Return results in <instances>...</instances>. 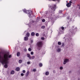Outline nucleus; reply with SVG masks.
<instances>
[{
  "instance_id": "26",
  "label": "nucleus",
  "mask_w": 80,
  "mask_h": 80,
  "mask_svg": "<svg viewBox=\"0 0 80 80\" xmlns=\"http://www.w3.org/2000/svg\"><path fill=\"white\" fill-rule=\"evenodd\" d=\"M65 46V44H64V43H62V45L61 47H64Z\"/></svg>"
},
{
  "instance_id": "25",
  "label": "nucleus",
  "mask_w": 80,
  "mask_h": 80,
  "mask_svg": "<svg viewBox=\"0 0 80 80\" xmlns=\"http://www.w3.org/2000/svg\"><path fill=\"white\" fill-rule=\"evenodd\" d=\"M41 40H45V38L44 37H42L41 38Z\"/></svg>"
},
{
  "instance_id": "5",
  "label": "nucleus",
  "mask_w": 80,
  "mask_h": 80,
  "mask_svg": "<svg viewBox=\"0 0 80 80\" xmlns=\"http://www.w3.org/2000/svg\"><path fill=\"white\" fill-rule=\"evenodd\" d=\"M69 60L68 59H65L64 60V62H63V64H65L67 63V62H68Z\"/></svg>"
},
{
  "instance_id": "20",
  "label": "nucleus",
  "mask_w": 80,
  "mask_h": 80,
  "mask_svg": "<svg viewBox=\"0 0 80 80\" xmlns=\"http://www.w3.org/2000/svg\"><path fill=\"white\" fill-rule=\"evenodd\" d=\"M61 44H62V43H61V42H58V44L59 45H61Z\"/></svg>"
},
{
  "instance_id": "7",
  "label": "nucleus",
  "mask_w": 80,
  "mask_h": 80,
  "mask_svg": "<svg viewBox=\"0 0 80 80\" xmlns=\"http://www.w3.org/2000/svg\"><path fill=\"white\" fill-rule=\"evenodd\" d=\"M23 12L24 13H27L28 12V10H26V9H25L23 10Z\"/></svg>"
},
{
  "instance_id": "9",
  "label": "nucleus",
  "mask_w": 80,
  "mask_h": 80,
  "mask_svg": "<svg viewBox=\"0 0 80 80\" xmlns=\"http://www.w3.org/2000/svg\"><path fill=\"white\" fill-rule=\"evenodd\" d=\"M28 40V38L27 36H26L25 37H24V40L25 41H27Z\"/></svg>"
},
{
  "instance_id": "10",
  "label": "nucleus",
  "mask_w": 80,
  "mask_h": 80,
  "mask_svg": "<svg viewBox=\"0 0 80 80\" xmlns=\"http://www.w3.org/2000/svg\"><path fill=\"white\" fill-rule=\"evenodd\" d=\"M20 52H18L17 53V57H20Z\"/></svg>"
},
{
  "instance_id": "21",
  "label": "nucleus",
  "mask_w": 80,
  "mask_h": 80,
  "mask_svg": "<svg viewBox=\"0 0 80 80\" xmlns=\"http://www.w3.org/2000/svg\"><path fill=\"white\" fill-rule=\"evenodd\" d=\"M36 37H38V36H39V34L38 33H36Z\"/></svg>"
},
{
  "instance_id": "35",
  "label": "nucleus",
  "mask_w": 80,
  "mask_h": 80,
  "mask_svg": "<svg viewBox=\"0 0 80 80\" xmlns=\"http://www.w3.org/2000/svg\"><path fill=\"white\" fill-rule=\"evenodd\" d=\"M31 43H33V40H31Z\"/></svg>"
},
{
  "instance_id": "43",
  "label": "nucleus",
  "mask_w": 80,
  "mask_h": 80,
  "mask_svg": "<svg viewBox=\"0 0 80 80\" xmlns=\"http://www.w3.org/2000/svg\"><path fill=\"white\" fill-rule=\"evenodd\" d=\"M29 52H31V50H29Z\"/></svg>"
},
{
  "instance_id": "12",
  "label": "nucleus",
  "mask_w": 80,
  "mask_h": 80,
  "mask_svg": "<svg viewBox=\"0 0 80 80\" xmlns=\"http://www.w3.org/2000/svg\"><path fill=\"white\" fill-rule=\"evenodd\" d=\"M11 74H13L14 73H15V71L14 70H12L11 71Z\"/></svg>"
},
{
  "instance_id": "11",
  "label": "nucleus",
  "mask_w": 80,
  "mask_h": 80,
  "mask_svg": "<svg viewBox=\"0 0 80 80\" xmlns=\"http://www.w3.org/2000/svg\"><path fill=\"white\" fill-rule=\"evenodd\" d=\"M29 73H30V72L29 71H28L26 73V76L27 77L28 76V75H29Z\"/></svg>"
},
{
  "instance_id": "17",
  "label": "nucleus",
  "mask_w": 80,
  "mask_h": 80,
  "mask_svg": "<svg viewBox=\"0 0 80 80\" xmlns=\"http://www.w3.org/2000/svg\"><path fill=\"white\" fill-rule=\"evenodd\" d=\"M39 65L40 67H42V66H43V64H42V63H40L39 64Z\"/></svg>"
},
{
  "instance_id": "33",
  "label": "nucleus",
  "mask_w": 80,
  "mask_h": 80,
  "mask_svg": "<svg viewBox=\"0 0 80 80\" xmlns=\"http://www.w3.org/2000/svg\"><path fill=\"white\" fill-rule=\"evenodd\" d=\"M36 70L35 69H33V72H36Z\"/></svg>"
},
{
  "instance_id": "23",
  "label": "nucleus",
  "mask_w": 80,
  "mask_h": 80,
  "mask_svg": "<svg viewBox=\"0 0 80 80\" xmlns=\"http://www.w3.org/2000/svg\"><path fill=\"white\" fill-rule=\"evenodd\" d=\"M42 22H45V19H42Z\"/></svg>"
},
{
  "instance_id": "31",
  "label": "nucleus",
  "mask_w": 80,
  "mask_h": 80,
  "mask_svg": "<svg viewBox=\"0 0 80 80\" xmlns=\"http://www.w3.org/2000/svg\"><path fill=\"white\" fill-rule=\"evenodd\" d=\"M31 55H33V52H31Z\"/></svg>"
},
{
  "instance_id": "19",
  "label": "nucleus",
  "mask_w": 80,
  "mask_h": 80,
  "mask_svg": "<svg viewBox=\"0 0 80 80\" xmlns=\"http://www.w3.org/2000/svg\"><path fill=\"white\" fill-rule=\"evenodd\" d=\"M41 28L42 29H44L45 28V26H42Z\"/></svg>"
},
{
  "instance_id": "15",
  "label": "nucleus",
  "mask_w": 80,
  "mask_h": 80,
  "mask_svg": "<svg viewBox=\"0 0 80 80\" xmlns=\"http://www.w3.org/2000/svg\"><path fill=\"white\" fill-rule=\"evenodd\" d=\"M7 55H8V58H11L12 57V55H10L9 56H8V55L7 54H6Z\"/></svg>"
},
{
  "instance_id": "22",
  "label": "nucleus",
  "mask_w": 80,
  "mask_h": 80,
  "mask_svg": "<svg viewBox=\"0 0 80 80\" xmlns=\"http://www.w3.org/2000/svg\"><path fill=\"white\" fill-rule=\"evenodd\" d=\"M28 15L29 16V17H30V16H31V14L30 13H29L28 14Z\"/></svg>"
},
{
  "instance_id": "28",
  "label": "nucleus",
  "mask_w": 80,
  "mask_h": 80,
  "mask_svg": "<svg viewBox=\"0 0 80 80\" xmlns=\"http://www.w3.org/2000/svg\"><path fill=\"white\" fill-rule=\"evenodd\" d=\"M21 76H23L24 75V74L23 73H21Z\"/></svg>"
},
{
  "instance_id": "36",
  "label": "nucleus",
  "mask_w": 80,
  "mask_h": 80,
  "mask_svg": "<svg viewBox=\"0 0 80 80\" xmlns=\"http://www.w3.org/2000/svg\"><path fill=\"white\" fill-rule=\"evenodd\" d=\"M57 52H60V50H57Z\"/></svg>"
},
{
  "instance_id": "6",
  "label": "nucleus",
  "mask_w": 80,
  "mask_h": 80,
  "mask_svg": "<svg viewBox=\"0 0 80 80\" xmlns=\"http://www.w3.org/2000/svg\"><path fill=\"white\" fill-rule=\"evenodd\" d=\"M72 4L70 3H68L67 4H66V6L67 7H70Z\"/></svg>"
},
{
  "instance_id": "29",
  "label": "nucleus",
  "mask_w": 80,
  "mask_h": 80,
  "mask_svg": "<svg viewBox=\"0 0 80 80\" xmlns=\"http://www.w3.org/2000/svg\"><path fill=\"white\" fill-rule=\"evenodd\" d=\"M62 11H59V13H62Z\"/></svg>"
},
{
  "instance_id": "39",
  "label": "nucleus",
  "mask_w": 80,
  "mask_h": 80,
  "mask_svg": "<svg viewBox=\"0 0 80 80\" xmlns=\"http://www.w3.org/2000/svg\"><path fill=\"white\" fill-rule=\"evenodd\" d=\"M69 3H72V1H69Z\"/></svg>"
},
{
  "instance_id": "44",
  "label": "nucleus",
  "mask_w": 80,
  "mask_h": 80,
  "mask_svg": "<svg viewBox=\"0 0 80 80\" xmlns=\"http://www.w3.org/2000/svg\"><path fill=\"white\" fill-rule=\"evenodd\" d=\"M79 9H80V7H79Z\"/></svg>"
},
{
  "instance_id": "42",
  "label": "nucleus",
  "mask_w": 80,
  "mask_h": 80,
  "mask_svg": "<svg viewBox=\"0 0 80 80\" xmlns=\"http://www.w3.org/2000/svg\"><path fill=\"white\" fill-rule=\"evenodd\" d=\"M69 73H71V71H69Z\"/></svg>"
},
{
  "instance_id": "41",
  "label": "nucleus",
  "mask_w": 80,
  "mask_h": 80,
  "mask_svg": "<svg viewBox=\"0 0 80 80\" xmlns=\"http://www.w3.org/2000/svg\"><path fill=\"white\" fill-rule=\"evenodd\" d=\"M58 50H60V49H58Z\"/></svg>"
},
{
  "instance_id": "30",
  "label": "nucleus",
  "mask_w": 80,
  "mask_h": 80,
  "mask_svg": "<svg viewBox=\"0 0 80 80\" xmlns=\"http://www.w3.org/2000/svg\"><path fill=\"white\" fill-rule=\"evenodd\" d=\"M61 29L62 30H64V28L63 27H61Z\"/></svg>"
},
{
  "instance_id": "27",
  "label": "nucleus",
  "mask_w": 80,
  "mask_h": 80,
  "mask_svg": "<svg viewBox=\"0 0 80 80\" xmlns=\"http://www.w3.org/2000/svg\"><path fill=\"white\" fill-rule=\"evenodd\" d=\"M32 59H34L35 58V56H32Z\"/></svg>"
},
{
  "instance_id": "3",
  "label": "nucleus",
  "mask_w": 80,
  "mask_h": 80,
  "mask_svg": "<svg viewBox=\"0 0 80 80\" xmlns=\"http://www.w3.org/2000/svg\"><path fill=\"white\" fill-rule=\"evenodd\" d=\"M37 45L38 47H42L43 46V42L42 41L38 42L37 43Z\"/></svg>"
},
{
  "instance_id": "18",
  "label": "nucleus",
  "mask_w": 80,
  "mask_h": 80,
  "mask_svg": "<svg viewBox=\"0 0 80 80\" xmlns=\"http://www.w3.org/2000/svg\"><path fill=\"white\" fill-rule=\"evenodd\" d=\"M19 63H22V60H19Z\"/></svg>"
},
{
  "instance_id": "8",
  "label": "nucleus",
  "mask_w": 80,
  "mask_h": 80,
  "mask_svg": "<svg viewBox=\"0 0 80 80\" xmlns=\"http://www.w3.org/2000/svg\"><path fill=\"white\" fill-rule=\"evenodd\" d=\"M20 69L19 67H18L16 68V71H17V72L20 71Z\"/></svg>"
},
{
  "instance_id": "16",
  "label": "nucleus",
  "mask_w": 80,
  "mask_h": 80,
  "mask_svg": "<svg viewBox=\"0 0 80 80\" xmlns=\"http://www.w3.org/2000/svg\"><path fill=\"white\" fill-rule=\"evenodd\" d=\"M45 74L46 75H49V72H47L45 73Z\"/></svg>"
},
{
  "instance_id": "24",
  "label": "nucleus",
  "mask_w": 80,
  "mask_h": 80,
  "mask_svg": "<svg viewBox=\"0 0 80 80\" xmlns=\"http://www.w3.org/2000/svg\"><path fill=\"white\" fill-rule=\"evenodd\" d=\"M30 62L28 61L27 62V64H28V65H29V64H30Z\"/></svg>"
},
{
  "instance_id": "1",
  "label": "nucleus",
  "mask_w": 80,
  "mask_h": 80,
  "mask_svg": "<svg viewBox=\"0 0 80 80\" xmlns=\"http://www.w3.org/2000/svg\"><path fill=\"white\" fill-rule=\"evenodd\" d=\"M2 53H3V52H0V62L2 65L5 64L4 65V67L7 68L8 67V65L7 64L8 63V55L6 54H4L3 56H2L1 55V54H2Z\"/></svg>"
},
{
  "instance_id": "38",
  "label": "nucleus",
  "mask_w": 80,
  "mask_h": 80,
  "mask_svg": "<svg viewBox=\"0 0 80 80\" xmlns=\"http://www.w3.org/2000/svg\"><path fill=\"white\" fill-rule=\"evenodd\" d=\"M49 1H51V0H52V1H55L56 0H58H58H49Z\"/></svg>"
},
{
  "instance_id": "2",
  "label": "nucleus",
  "mask_w": 80,
  "mask_h": 80,
  "mask_svg": "<svg viewBox=\"0 0 80 80\" xmlns=\"http://www.w3.org/2000/svg\"><path fill=\"white\" fill-rule=\"evenodd\" d=\"M49 8H51V15H52V14H54L55 13L54 12H55V10H56V5L54 4L52 5V6H49Z\"/></svg>"
},
{
  "instance_id": "13",
  "label": "nucleus",
  "mask_w": 80,
  "mask_h": 80,
  "mask_svg": "<svg viewBox=\"0 0 80 80\" xmlns=\"http://www.w3.org/2000/svg\"><path fill=\"white\" fill-rule=\"evenodd\" d=\"M26 35L28 37H30V33L28 32H27L26 34Z\"/></svg>"
},
{
  "instance_id": "37",
  "label": "nucleus",
  "mask_w": 80,
  "mask_h": 80,
  "mask_svg": "<svg viewBox=\"0 0 80 80\" xmlns=\"http://www.w3.org/2000/svg\"><path fill=\"white\" fill-rule=\"evenodd\" d=\"M28 50H32V49L30 48H29L28 49Z\"/></svg>"
},
{
  "instance_id": "14",
  "label": "nucleus",
  "mask_w": 80,
  "mask_h": 80,
  "mask_svg": "<svg viewBox=\"0 0 80 80\" xmlns=\"http://www.w3.org/2000/svg\"><path fill=\"white\" fill-rule=\"evenodd\" d=\"M31 35L32 36H33L34 35H35V32H32L31 33Z\"/></svg>"
},
{
  "instance_id": "4",
  "label": "nucleus",
  "mask_w": 80,
  "mask_h": 80,
  "mask_svg": "<svg viewBox=\"0 0 80 80\" xmlns=\"http://www.w3.org/2000/svg\"><path fill=\"white\" fill-rule=\"evenodd\" d=\"M27 57H28V58H29V59H30V60L32 59V56H30V54L28 53L27 54Z\"/></svg>"
},
{
  "instance_id": "32",
  "label": "nucleus",
  "mask_w": 80,
  "mask_h": 80,
  "mask_svg": "<svg viewBox=\"0 0 80 80\" xmlns=\"http://www.w3.org/2000/svg\"><path fill=\"white\" fill-rule=\"evenodd\" d=\"M60 68V70H62V69H63V67H61Z\"/></svg>"
},
{
  "instance_id": "34",
  "label": "nucleus",
  "mask_w": 80,
  "mask_h": 80,
  "mask_svg": "<svg viewBox=\"0 0 80 80\" xmlns=\"http://www.w3.org/2000/svg\"><path fill=\"white\" fill-rule=\"evenodd\" d=\"M25 72H26L25 70H24L22 71V73H25Z\"/></svg>"
},
{
  "instance_id": "40",
  "label": "nucleus",
  "mask_w": 80,
  "mask_h": 80,
  "mask_svg": "<svg viewBox=\"0 0 80 80\" xmlns=\"http://www.w3.org/2000/svg\"><path fill=\"white\" fill-rule=\"evenodd\" d=\"M53 73H55V71L54 70L53 71Z\"/></svg>"
},
{
  "instance_id": "45",
  "label": "nucleus",
  "mask_w": 80,
  "mask_h": 80,
  "mask_svg": "<svg viewBox=\"0 0 80 80\" xmlns=\"http://www.w3.org/2000/svg\"><path fill=\"white\" fill-rule=\"evenodd\" d=\"M67 2H68V1H67Z\"/></svg>"
}]
</instances>
